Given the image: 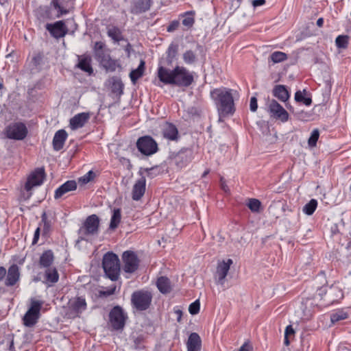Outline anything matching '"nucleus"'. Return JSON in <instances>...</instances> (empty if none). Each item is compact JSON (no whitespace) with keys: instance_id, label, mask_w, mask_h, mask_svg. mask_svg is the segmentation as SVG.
<instances>
[{"instance_id":"obj_1","label":"nucleus","mask_w":351,"mask_h":351,"mask_svg":"<svg viewBox=\"0 0 351 351\" xmlns=\"http://www.w3.org/2000/svg\"><path fill=\"white\" fill-rule=\"evenodd\" d=\"M162 62L158 68V77L165 84L175 85L179 87H189L194 82V73L186 67L176 66L171 70L164 66Z\"/></svg>"},{"instance_id":"obj_2","label":"nucleus","mask_w":351,"mask_h":351,"mask_svg":"<svg viewBox=\"0 0 351 351\" xmlns=\"http://www.w3.org/2000/svg\"><path fill=\"white\" fill-rule=\"evenodd\" d=\"M237 91L226 87L215 88L210 91V97L213 100L219 116L232 114L235 110L234 97Z\"/></svg>"},{"instance_id":"obj_3","label":"nucleus","mask_w":351,"mask_h":351,"mask_svg":"<svg viewBox=\"0 0 351 351\" xmlns=\"http://www.w3.org/2000/svg\"><path fill=\"white\" fill-rule=\"evenodd\" d=\"M99 218L97 215L88 216L78 230L77 242L80 241H90L99 234Z\"/></svg>"},{"instance_id":"obj_4","label":"nucleus","mask_w":351,"mask_h":351,"mask_svg":"<svg viewBox=\"0 0 351 351\" xmlns=\"http://www.w3.org/2000/svg\"><path fill=\"white\" fill-rule=\"evenodd\" d=\"M102 265L106 275L112 280L118 279L120 273V264L118 256L112 253H106L103 258Z\"/></svg>"},{"instance_id":"obj_5","label":"nucleus","mask_w":351,"mask_h":351,"mask_svg":"<svg viewBox=\"0 0 351 351\" xmlns=\"http://www.w3.org/2000/svg\"><path fill=\"white\" fill-rule=\"evenodd\" d=\"M27 134V128L21 121L12 122L4 129V134L6 138L11 140L22 141L26 138Z\"/></svg>"},{"instance_id":"obj_6","label":"nucleus","mask_w":351,"mask_h":351,"mask_svg":"<svg viewBox=\"0 0 351 351\" xmlns=\"http://www.w3.org/2000/svg\"><path fill=\"white\" fill-rule=\"evenodd\" d=\"M43 304L42 300H31L30 306L23 317V323L25 326L32 327L38 322Z\"/></svg>"},{"instance_id":"obj_7","label":"nucleus","mask_w":351,"mask_h":351,"mask_svg":"<svg viewBox=\"0 0 351 351\" xmlns=\"http://www.w3.org/2000/svg\"><path fill=\"white\" fill-rule=\"evenodd\" d=\"M152 300V293L144 290L134 291L131 297L133 307L141 311L147 310L149 307Z\"/></svg>"},{"instance_id":"obj_8","label":"nucleus","mask_w":351,"mask_h":351,"mask_svg":"<svg viewBox=\"0 0 351 351\" xmlns=\"http://www.w3.org/2000/svg\"><path fill=\"white\" fill-rule=\"evenodd\" d=\"M45 177L44 168H37L32 171L27 177V182L25 184V190L27 193L25 199H29L32 195L31 190L33 187L40 186L43 184ZM25 196V194H23Z\"/></svg>"},{"instance_id":"obj_9","label":"nucleus","mask_w":351,"mask_h":351,"mask_svg":"<svg viewBox=\"0 0 351 351\" xmlns=\"http://www.w3.org/2000/svg\"><path fill=\"white\" fill-rule=\"evenodd\" d=\"M136 146L139 152L146 156L153 155L158 149L157 143L149 136L139 138L136 142Z\"/></svg>"},{"instance_id":"obj_10","label":"nucleus","mask_w":351,"mask_h":351,"mask_svg":"<svg viewBox=\"0 0 351 351\" xmlns=\"http://www.w3.org/2000/svg\"><path fill=\"white\" fill-rule=\"evenodd\" d=\"M127 318V314L119 306H114L109 314L110 323L113 329L116 330L124 328Z\"/></svg>"},{"instance_id":"obj_11","label":"nucleus","mask_w":351,"mask_h":351,"mask_svg":"<svg viewBox=\"0 0 351 351\" xmlns=\"http://www.w3.org/2000/svg\"><path fill=\"white\" fill-rule=\"evenodd\" d=\"M267 111L271 117L287 122L289 119V114L285 108L274 99H269L267 102Z\"/></svg>"},{"instance_id":"obj_12","label":"nucleus","mask_w":351,"mask_h":351,"mask_svg":"<svg viewBox=\"0 0 351 351\" xmlns=\"http://www.w3.org/2000/svg\"><path fill=\"white\" fill-rule=\"evenodd\" d=\"M123 270L126 273H134L137 270L139 265V259L136 254L132 251H125L123 253Z\"/></svg>"},{"instance_id":"obj_13","label":"nucleus","mask_w":351,"mask_h":351,"mask_svg":"<svg viewBox=\"0 0 351 351\" xmlns=\"http://www.w3.org/2000/svg\"><path fill=\"white\" fill-rule=\"evenodd\" d=\"M96 59L106 71L113 72L116 71L117 68L120 67L118 62L111 58L108 51L98 53Z\"/></svg>"},{"instance_id":"obj_14","label":"nucleus","mask_w":351,"mask_h":351,"mask_svg":"<svg viewBox=\"0 0 351 351\" xmlns=\"http://www.w3.org/2000/svg\"><path fill=\"white\" fill-rule=\"evenodd\" d=\"M46 29L56 38H62L68 32V28L62 21H58L53 23H47Z\"/></svg>"},{"instance_id":"obj_15","label":"nucleus","mask_w":351,"mask_h":351,"mask_svg":"<svg viewBox=\"0 0 351 351\" xmlns=\"http://www.w3.org/2000/svg\"><path fill=\"white\" fill-rule=\"evenodd\" d=\"M232 260L228 258L227 261H223L219 263L217 267L216 276L217 277V284L223 285L224 284L225 278L228 273Z\"/></svg>"},{"instance_id":"obj_16","label":"nucleus","mask_w":351,"mask_h":351,"mask_svg":"<svg viewBox=\"0 0 351 351\" xmlns=\"http://www.w3.org/2000/svg\"><path fill=\"white\" fill-rule=\"evenodd\" d=\"M6 278L5 280V285L7 287H12L15 285L20 280V270L18 265L16 264L12 265L6 273Z\"/></svg>"},{"instance_id":"obj_17","label":"nucleus","mask_w":351,"mask_h":351,"mask_svg":"<svg viewBox=\"0 0 351 351\" xmlns=\"http://www.w3.org/2000/svg\"><path fill=\"white\" fill-rule=\"evenodd\" d=\"M69 307L71 311L78 315L86 311L87 304L84 297H75L69 300Z\"/></svg>"},{"instance_id":"obj_18","label":"nucleus","mask_w":351,"mask_h":351,"mask_svg":"<svg viewBox=\"0 0 351 351\" xmlns=\"http://www.w3.org/2000/svg\"><path fill=\"white\" fill-rule=\"evenodd\" d=\"M90 114L88 112H81L75 114L70 119V128L73 130L82 128L88 121Z\"/></svg>"},{"instance_id":"obj_19","label":"nucleus","mask_w":351,"mask_h":351,"mask_svg":"<svg viewBox=\"0 0 351 351\" xmlns=\"http://www.w3.org/2000/svg\"><path fill=\"white\" fill-rule=\"evenodd\" d=\"M146 180L144 177L138 180L132 189V197L135 201L141 199L145 192Z\"/></svg>"},{"instance_id":"obj_20","label":"nucleus","mask_w":351,"mask_h":351,"mask_svg":"<svg viewBox=\"0 0 351 351\" xmlns=\"http://www.w3.org/2000/svg\"><path fill=\"white\" fill-rule=\"evenodd\" d=\"M152 0H134L130 12L134 14H138L149 10Z\"/></svg>"},{"instance_id":"obj_21","label":"nucleus","mask_w":351,"mask_h":351,"mask_svg":"<svg viewBox=\"0 0 351 351\" xmlns=\"http://www.w3.org/2000/svg\"><path fill=\"white\" fill-rule=\"evenodd\" d=\"M77 189V183L75 180H68L63 184L60 186L56 191L54 194L55 199L62 197L64 194L75 191Z\"/></svg>"},{"instance_id":"obj_22","label":"nucleus","mask_w":351,"mask_h":351,"mask_svg":"<svg viewBox=\"0 0 351 351\" xmlns=\"http://www.w3.org/2000/svg\"><path fill=\"white\" fill-rule=\"evenodd\" d=\"M187 351H201L202 340L197 332L190 334L186 342Z\"/></svg>"},{"instance_id":"obj_23","label":"nucleus","mask_w":351,"mask_h":351,"mask_svg":"<svg viewBox=\"0 0 351 351\" xmlns=\"http://www.w3.org/2000/svg\"><path fill=\"white\" fill-rule=\"evenodd\" d=\"M164 138L169 141H177L179 138L178 130L176 125L170 123H166L162 127Z\"/></svg>"},{"instance_id":"obj_24","label":"nucleus","mask_w":351,"mask_h":351,"mask_svg":"<svg viewBox=\"0 0 351 351\" xmlns=\"http://www.w3.org/2000/svg\"><path fill=\"white\" fill-rule=\"evenodd\" d=\"M67 136V133L64 130H59L55 133L53 138L54 150L59 151L63 148Z\"/></svg>"},{"instance_id":"obj_25","label":"nucleus","mask_w":351,"mask_h":351,"mask_svg":"<svg viewBox=\"0 0 351 351\" xmlns=\"http://www.w3.org/2000/svg\"><path fill=\"white\" fill-rule=\"evenodd\" d=\"M178 45H176V44H174V43H171L167 51H166V53H167V58L165 60H161L160 61V64H159V66L160 65V62H162V64L164 66H165V65H170L172 64L173 60L176 58V56H177V53H178Z\"/></svg>"},{"instance_id":"obj_26","label":"nucleus","mask_w":351,"mask_h":351,"mask_svg":"<svg viewBox=\"0 0 351 351\" xmlns=\"http://www.w3.org/2000/svg\"><path fill=\"white\" fill-rule=\"evenodd\" d=\"M193 158V152L190 149H184L180 150L176 156V161L181 166L186 165L191 161Z\"/></svg>"},{"instance_id":"obj_27","label":"nucleus","mask_w":351,"mask_h":351,"mask_svg":"<svg viewBox=\"0 0 351 351\" xmlns=\"http://www.w3.org/2000/svg\"><path fill=\"white\" fill-rule=\"evenodd\" d=\"M273 95L281 101H286L289 98V94L284 85H276L273 89Z\"/></svg>"},{"instance_id":"obj_28","label":"nucleus","mask_w":351,"mask_h":351,"mask_svg":"<svg viewBox=\"0 0 351 351\" xmlns=\"http://www.w3.org/2000/svg\"><path fill=\"white\" fill-rule=\"evenodd\" d=\"M343 298L341 290L337 286H331L328 289V302L333 303Z\"/></svg>"},{"instance_id":"obj_29","label":"nucleus","mask_w":351,"mask_h":351,"mask_svg":"<svg viewBox=\"0 0 351 351\" xmlns=\"http://www.w3.org/2000/svg\"><path fill=\"white\" fill-rule=\"evenodd\" d=\"M53 254L51 250L44 252L40 257L39 264L40 267L50 268L53 262Z\"/></svg>"},{"instance_id":"obj_30","label":"nucleus","mask_w":351,"mask_h":351,"mask_svg":"<svg viewBox=\"0 0 351 351\" xmlns=\"http://www.w3.org/2000/svg\"><path fill=\"white\" fill-rule=\"evenodd\" d=\"M45 280L49 286H51L59 280V274L55 267L47 268L45 273Z\"/></svg>"},{"instance_id":"obj_31","label":"nucleus","mask_w":351,"mask_h":351,"mask_svg":"<svg viewBox=\"0 0 351 351\" xmlns=\"http://www.w3.org/2000/svg\"><path fill=\"white\" fill-rule=\"evenodd\" d=\"M145 71V62L143 60H141V62L138 66L132 70L130 73V77L133 84H135L136 81L141 78Z\"/></svg>"},{"instance_id":"obj_32","label":"nucleus","mask_w":351,"mask_h":351,"mask_svg":"<svg viewBox=\"0 0 351 351\" xmlns=\"http://www.w3.org/2000/svg\"><path fill=\"white\" fill-rule=\"evenodd\" d=\"M156 285L159 291L162 293H167L171 291L170 281L167 277L161 276L158 278Z\"/></svg>"},{"instance_id":"obj_33","label":"nucleus","mask_w":351,"mask_h":351,"mask_svg":"<svg viewBox=\"0 0 351 351\" xmlns=\"http://www.w3.org/2000/svg\"><path fill=\"white\" fill-rule=\"evenodd\" d=\"M91 60L89 57H84L80 59L77 67L82 71L88 73L89 75L93 73V69L90 64Z\"/></svg>"},{"instance_id":"obj_34","label":"nucleus","mask_w":351,"mask_h":351,"mask_svg":"<svg viewBox=\"0 0 351 351\" xmlns=\"http://www.w3.org/2000/svg\"><path fill=\"white\" fill-rule=\"evenodd\" d=\"M107 34L115 42H119L123 39L120 29L115 26L108 27L107 28Z\"/></svg>"},{"instance_id":"obj_35","label":"nucleus","mask_w":351,"mask_h":351,"mask_svg":"<svg viewBox=\"0 0 351 351\" xmlns=\"http://www.w3.org/2000/svg\"><path fill=\"white\" fill-rule=\"evenodd\" d=\"M121 213L119 208H115L113 210V213L110 219V223L109 228L114 230L117 228L121 221Z\"/></svg>"},{"instance_id":"obj_36","label":"nucleus","mask_w":351,"mask_h":351,"mask_svg":"<svg viewBox=\"0 0 351 351\" xmlns=\"http://www.w3.org/2000/svg\"><path fill=\"white\" fill-rule=\"evenodd\" d=\"M348 318V313L343 310H337L330 315V321L332 324H335L339 321L344 320Z\"/></svg>"},{"instance_id":"obj_37","label":"nucleus","mask_w":351,"mask_h":351,"mask_svg":"<svg viewBox=\"0 0 351 351\" xmlns=\"http://www.w3.org/2000/svg\"><path fill=\"white\" fill-rule=\"evenodd\" d=\"M194 14L195 12L193 11H189L183 14V20L182 21V23L183 25L191 27L193 26L195 22L194 19Z\"/></svg>"},{"instance_id":"obj_38","label":"nucleus","mask_w":351,"mask_h":351,"mask_svg":"<svg viewBox=\"0 0 351 351\" xmlns=\"http://www.w3.org/2000/svg\"><path fill=\"white\" fill-rule=\"evenodd\" d=\"M182 58L186 64H193L197 61V56L192 50L186 51L182 55Z\"/></svg>"},{"instance_id":"obj_39","label":"nucleus","mask_w":351,"mask_h":351,"mask_svg":"<svg viewBox=\"0 0 351 351\" xmlns=\"http://www.w3.org/2000/svg\"><path fill=\"white\" fill-rule=\"evenodd\" d=\"M269 59L275 64L279 63L286 60L287 55L282 51H274L270 55Z\"/></svg>"},{"instance_id":"obj_40","label":"nucleus","mask_w":351,"mask_h":351,"mask_svg":"<svg viewBox=\"0 0 351 351\" xmlns=\"http://www.w3.org/2000/svg\"><path fill=\"white\" fill-rule=\"evenodd\" d=\"M317 206V200L312 199L303 207V212L308 215H311L315 212Z\"/></svg>"},{"instance_id":"obj_41","label":"nucleus","mask_w":351,"mask_h":351,"mask_svg":"<svg viewBox=\"0 0 351 351\" xmlns=\"http://www.w3.org/2000/svg\"><path fill=\"white\" fill-rule=\"evenodd\" d=\"M295 100L297 102H302L306 106H310L312 103V99L310 97H305L303 95V93L301 91H297L295 93Z\"/></svg>"},{"instance_id":"obj_42","label":"nucleus","mask_w":351,"mask_h":351,"mask_svg":"<svg viewBox=\"0 0 351 351\" xmlns=\"http://www.w3.org/2000/svg\"><path fill=\"white\" fill-rule=\"evenodd\" d=\"M335 43L338 48L346 49L348 47V36L339 35L335 39Z\"/></svg>"},{"instance_id":"obj_43","label":"nucleus","mask_w":351,"mask_h":351,"mask_svg":"<svg viewBox=\"0 0 351 351\" xmlns=\"http://www.w3.org/2000/svg\"><path fill=\"white\" fill-rule=\"evenodd\" d=\"M319 136V132L317 129H315L312 131L311 136L308 140V144L311 147L316 146L317 140Z\"/></svg>"},{"instance_id":"obj_44","label":"nucleus","mask_w":351,"mask_h":351,"mask_svg":"<svg viewBox=\"0 0 351 351\" xmlns=\"http://www.w3.org/2000/svg\"><path fill=\"white\" fill-rule=\"evenodd\" d=\"M247 206L252 212H258L261 207V202L257 199H250Z\"/></svg>"},{"instance_id":"obj_45","label":"nucleus","mask_w":351,"mask_h":351,"mask_svg":"<svg viewBox=\"0 0 351 351\" xmlns=\"http://www.w3.org/2000/svg\"><path fill=\"white\" fill-rule=\"evenodd\" d=\"M41 221L43 223V232L47 233L51 226V222L47 219V216L45 212H44L41 216Z\"/></svg>"},{"instance_id":"obj_46","label":"nucleus","mask_w":351,"mask_h":351,"mask_svg":"<svg viewBox=\"0 0 351 351\" xmlns=\"http://www.w3.org/2000/svg\"><path fill=\"white\" fill-rule=\"evenodd\" d=\"M95 177V173L93 171H89L88 173H86L85 175L82 176L79 178V182L82 183V184H86L88 183L90 181L93 180Z\"/></svg>"},{"instance_id":"obj_47","label":"nucleus","mask_w":351,"mask_h":351,"mask_svg":"<svg viewBox=\"0 0 351 351\" xmlns=\"http://www.w3.org/2000/svg\"><path fill=\"white\" fill-rule=\"evenodd\" d=\"M199 308L200 303L199 300H197L189 305V311L191 315H196L199 313Z\"/></svg>"},{"instance_id":"obj_48","label":"nucleus","mask_w":351,"mask_h":351,"mask_svg":"<svg viewBox=\"0 0 351 351\" xmlns=\"http://www.w3.org/2000/svg\"><path fill=\"white\" fill-rule=\"evenodd\" d=\"M104 44L102 42H96L95 44L94 51L95 54V57L98 56V53H105L108 51L107 50L104 49Z\"/></svg>"},{"instance_id":"obj_49","label":"nucleus","mask_w":351,"mask_h":351,"mask_svg":"<svg viewBox=\"0 0 351 351\" xmlns=\"http://www.w3.org/2000/svg\"><path fill=\"white\" fill-rule=\"evenodd\" d=\"M328 287H320L317 290L315 297H319L320 299H322L324 295H326L328 298Z\"/></svg>"},{"instance_id":"obj_50","label":"nucleus","mask_w":351,"mask_h":351,"mask_svg":"<svg viewBox=\"0 0 351 351\" xmlns=\"http://www.w3.org/2000/svg\"><path fill=\"white\" fill-rule=\"evenodd\" d=\"M51 5L53 6V8L58 10L60 12V15L65 14L68 12L66 10L63 9L60 5L59 4L58 0H52L51 1Z\"/></svg>"},{"instance_id":"obj_51","label":"nucleus","mask_w":351,"mask_h":351,"mask_svg":"<svg viewBox=\"0 0 351 351\" xmlns=\"http://www.w3.org/2000/svg\"><path fill=\"white\" fill-rule=\"evenodd\" d=\"M295 115L298 117V119L301 120H307L310 117V114L308 112H305L302 110L295 112Z\"/></svg>"},{"instance_id":"obj_52","label":"nucleus","mask_w":351,"mask_h":351,"mask_svg":"<svg viewBox=\"0 0 351 351\" xmlns=\"http://www.w3.org/2000/svg\"><path fill=\"white\" fill-rule=\"evenodd\" d=\"M250 108L252 112H256L258 108L257 99L256 97H252L250 99Z\"/></svg>"},{"instance_id":"obj_53","label":"nucleus","mask_w":351,"mask_h":351,"mask_svg":"<svg viewBox=\"0 0 351 351\" xmlns=\"http://www.w3.org/2000/svg\"><path fill=\"white\" fill-rule=\"evenodd\" d=\"M179 25V23L178 21H173L168 27L167 32H171L177 29Z\"/></svg>"},{"instance_id":"obj_54","label":"nucleus","mask_w":351,"mask_h":351,"mask_svg":"<svg viewBox=\"0 0 351 351\" xmlns=\"http://www.w3.org/2000/svg\"><path fill=\"white\" fill-rule=\"evenodd\" d=\"M295 333V331L292 327L291 325H289L286 327L285 331V336H289L291 335H293Z\"/></svg>"},{"instance_id":"obj_55","label":"nucleus","mask_w":351,"mask_h":351,"mask_svg":"<svg viewBox=\"0 0 351 351\" xmlns=\"http://www.w3.org/2000/svg\"><path fill=\"white\" fill-rule=\"evenodd\" d=\"M174 313L177 315V321L180 322L181 321L182 311L178 306L174 308Z\"/></svg>"},{"instance_id":"obj_56","label":"nucleus","mask_w":351,"mask_h":351,"mask_svg":"<svg viewBox=\"0 0 351 351\" xmlns=\"http://www.w3.org/2000/svg\"><path fill=\"white\" fill-rule=\"evenodd\" d=\"M238 351H252V348L250 344L245 343Z\"/></svg>"},{"instance_id":"obj_57","label":"nucleus","mask_w":351,"mask_h":351,"mask_svg":"<svg viewBox=\"0 0 351 351\" xmlns=\"http://www.w3.org/2000/svg\"><path fill=\"white\" fill-rule=\"evenodd\" d=\"M40 228H37L36 230H35L34 238H33V241H32L33 244H35L37 243V241L39 239V236H40Z\"/></svg>"},{"instance_id":"obj_58","label":"nucleus","mask_w":351,"mask_h":351,"mask_svg":"<svg viewBox=\"0 0 351 351\" xmlns=\"http://www.w3.org/2000/svg\"><path fill=\"white\" fill-rule=\"evenodd\" d=\"M265 3V0H253L252 2V4L254 8L263 5Z\"/></svg>"},{"instance_id":"obj_59","label":"nucleus","mask_w":351,"mask_h":351,"mask_svg":"<svg viewBox=\"0 0 351 351\" xmlns=\"http://www.w3.org/2000/svg\"><path fill=\"white\" fill-rule=\"evenodd\" d=\"M6 273V269L4 267L0 266V281L5 277Z\"/></svg>"},{"instance_id":"obj_60","label":"nucleus","mask_w":351,"mask_h":351,"mask_svg":"<svg viewBox=\"0 0 351 351\" xmlns=\"http://www.w3.org/2000/svg\"><path fill=\"white\" fill-rule=\"evenodd\" d=\"M221 189L225 192L227 193V192H228L230 191L228 186H227V184H226L225 181L222 178L221 179Z\"/></svg>"},{"instance_id":"obj_61","label":"nucleus","mask_w":351,"mask_h":351,"mask_svg":"<svg viewBox=\"0 0 351 351\" xmlns=\"http://www.w3.org/2000/svg\"><path fill=\"white\" fill-rule=\"evenodd\" d=\"M155 168H149L146 169V171L147 172V176L153 178L156 174L154 173Z\"/></svg>"},{"instance_id":"obj_62","label":"nucleus","mask_w":351,"mask_h":351,"mask_svg":"<svg viewBox=\"0 0 351 351\" xmlns=\"http://www.w3.org/2000/svg\"><path fill=\"white\" fill-rule=\"evenodd\" d=\"M41 60V57L40 56H34L33 58H32V61L34 62V64H39V62Z\"/></svg>"},{"instance_id":"obj_63","label":"nucleus","mask_w":351,"mask_h":351,"mask_svg":"<svg viewBox=\"0 0 351 351\" xmlns=\"http://www.w3.org/2000/svg\"><path fill=\"white\" fill-rule=\"evenodd\" d=\"M317 25L318 27H322L323 24H324V19L323 18H319L317 21Z\"/></svg>"},{"instance_id":"obj_64","label":"nucleus","mask_w":351,"mask_h":351,"mask_svg":"<svg viewBox=\"0 0 351 351\" xmlns=\"http://www.w3.org/2000/svg\"><path fill=\"white\" fill-rule=\"evenodd\" d=\"M114 293V289L110 291H101V295H104L105 296L110 295Z\"/></svg>"}]
</instances>
